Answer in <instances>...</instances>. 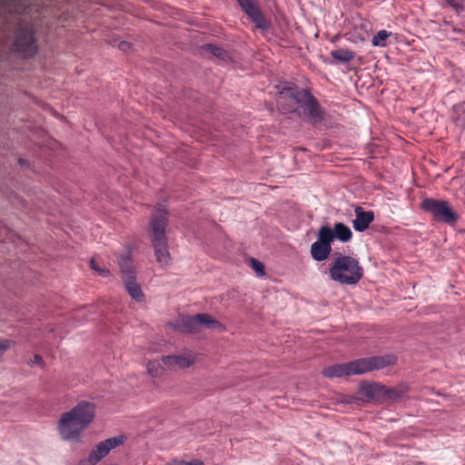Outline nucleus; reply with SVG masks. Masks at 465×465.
Segmentation results:
<instances>
[{
  "instance_id": "obj_23",
  "label": "nucleus",
  "mask_w": 465,
  "mask_h": 465,
  "mask_svg": "<svg viewBox=\"0 0 465 465\" xmlns=\"http://www.w3.org/2000/svg\"><path fill=\"white\" fill-rule=\"evenodd\" d=\"M453 118L457 124H465V110L461 107L455 108Z\"/></svg>"
},
{
  "instance_id": "obj_26",
  "label": "nucleus",
  "mask_w": 465,
  "mask_h": 465,
  "mask_svg": "<svg viewBox=\"0 0 465 465\" xmlns=\"http://www.w3.org/2000/svg\"><path fill=\"white\" fill-rule=\"evenodd\" d=\"M251 264H252V268L258 275H260V276L264 275V266L261 262H259L255 259H252Z\"/></svg>"
},
{
  "instance_id": "obj_16",
  "label": "nucleus",
  "mask_w": 465,
  "mask_h": 465,
  "mask_svg": "<svg viewBox=\"0 0 465 465\" xmlns=\"http://www.w3.org/2000/svg\"><path fill=\"white\" fill-rule=\"evenodd\" d=\"M118 263L122 272L123 280L133 279L136 277L133 261L129 252L126 255L122 256Z\"/></svg>"
},
{
  "instance_id": "obj_25",
  "label": "nucleus",
  "mask_w": 465,
  "mask_h": 465,
  "mask_svg": "<svg viewBox=\"0 0 465 465\" xmlns=\"http://www.w3.org/2000/svg\"><path fill=\"white\" fill-rule=\"evenodd\" d=\"M165 465H204V464L200 460H193L190 461L182 460H173Z\"/></svg>"
},
{
  "instance_id": "obj_18",
  "label": "nucleus",
  "mask_w": 465,
  "mask_h": 465,
  "mask_svg": "<svg viewBox=\"0 0 465 465\" xmlns=\"http://www.w3.org/2000/svg\"><path fill=\"white\" fill-rule=\"evenodd\" d=\"M203 49L206 52L213 54L214 57L220 59L221 61L228 62L231 60V55L228 53V51H226L225 49H223L222 47L208 44L203 46Z\"/></svg>"
},
{
  "instance_id": "obj_15",
  "label": "nucleus",
  "mask_w": 465,
  "mask_h": 465,
  "mask_svg": "<svg viewBox=\"0 0 465 465\" xmlns=\"http://www.w3.org/2000/svg\"><path fill=\"white\" fill-rule=\"evenodd\" d=\"M355 219L352 222L353 228L357 232H364L374 220V213L371 211H364L361 207L357 206L354 210Z\"/></svg>"
},
{
  "instance_id": "obj_14",
  "label": "nucleus",
  "mask_w": 465,
  "mask_h": 465,
  "mask_svg": "<svg viewBox=\"0 0 465 465\" xmlns=\"http://www.w3.org/2000/svg\"><path fill=\"white\" fill-rule=\"evenodd\" d=\"M322 231L331 236L330 241L332 242L334 239H338L342 242H348L352 238L351 230L342 223H336L333 229L329 226L323 225L321 227Z\"/></svg>"
},
{
  "instance_id": "obj_20",
  "label": "nucleus",
  "mask_w": 465,
  "mask_h": 465,
  "mask_svg": "<svg viewBox=\"0 0 465 465\" xmlns=\"http://www.w3.org/2000/svg\"><path fill=\"white\" fill-rule=\"evenodd\" d=\"M407 392L406 387L401 388H388L387 391L384 393V400H397L402 398Z\"/></svg>"
},
{
  "instance_id": "obj_13",
  "label": "nucleus",
  "mask_w": 465,
  "mask_h": 465,
  "mask_svg": "<svg viewBox=\"0 0 465 465\" xmlns=\"http://www.w3.org/2000/svg\"><path fill=\"white\" fill-rule=\"evenodd\" d=\"M387 387L379 383H361L359 389V394L365 400L381 401L384 400V393Z\"/></svg>"
},
{
  "instance_id": "obj_11",
  "label": "nucleus",
  "mask_w": 465,
  "mask_h": 465,
  "mask_svg": "<svg viewBox=\"0 0 465 465\" xmlns=\"http://www.w3.org/2000/svg\"><path fill=\"white\" fill-rule=\"evenodd\" d=\"M123 442V437H114L98 443L89 454L87 460L89 465L98 463L103 458L108 455L111 450L121 445Z\"/></svg>"
},
{
  "instance_id": "obj_12",
  "label": "nucleus",
  "mask_w": 465,
  "mask_h": 465,
  "mask_svg": "<svg viewBox=\"0 0 465 465\" xmlns=\"http://www.w3.org/2000/svg\"><path fill=\"white\" fill-rule=\"evenodd\" d=\"M197 355L193 351H187L178 355H168L161 359L163 364L169 369H186L196 362Z\"/></svg>"
},
{
  "instance_id": "obj_24",
  "label": "nucleus",
  "mask_w": 465,
  "mask_h": 465,
  "mask_svg": "<svg viewBox=\"0 0 465 465\" xmlns=\"http://www.w3.org/2000/svg\"><path fill=\"white\" fill-rule=\"evenodd\" d=\"M91 268L96 271L100 275L106 277L110 274V272L105 267H101L98 265L97 262L94 259H92L90 262Z\"/></svg>"
},
{
  "instance_id": "obj_9",
  "label": "nucleus",
  "mask_w": 465,
  "mask_h": 465,
  "mask_svg": "<svg viewBox=\"0 0 465 465\" xmlns=\"http://www.w3.org/2000/svg\"><path fill=\"white\" fill-rule=\"evenodd\" d=\"M244 14L259 29L266 30L269 24L264 17L258 0H236Z\"/></svg>"
},
{
  "instance_id": "obj_27",
  "label": "nucleus",
  "mask_w": 465,
  "mask_h": 465,
  "mask_svg": "<svg viewBox=\"0 0 465 465\" xmlns=\"http://www.w3.org/2000/svg\"><path fill=\"white\" fill-rule=\"evenodd\" d=\"M14 342L11 340H0V357L10 349Z\"/></svg>"
},
{
  "instance_id": "obj_3",
  "label": "nucleus",
  "mask_w": 465,
  "mask_h": 465,
  "mask_svg": "<svg viewBox=\"0 0 465 465\" xmlns=\"http://www.w3.org/2000/svg\"><path fill=\"white\" fill-rule=\"evenodd\" d=\"M167 223V210L163 205L157 206L151 217L149 234L156 261L162 267L168 266L171 262V255L165 234Z\"/></svg>"
},
{
  "instance_id": "obj_1",
  "label": "nucleus",
  "mask_w": 465,
  "mask_h": 465,
  "mask_svg": "<svg viewBox=\"0 0 465 465\" xmlns=\"http://www.w3.org/2000/svg\"><path fill=\"white\" fill-rule=\"evenodd\" d=\"M95 405L87 401H80L72 410L63 413L57 424L61 438L79 442L82 432L93 421Z\"/></svg>"
},
{
  "instance_id": "obj_29",
  "label": "nucleus",
  "mask_w": 465,
  "mask_h": 465,
  "mask_svg": "<svg viewBox=\"0 0 465 465\" xmlns=\"http://www.w3.org/2000/svg\"><path fill=\"white\" fill-rule=\"evenodd\" d=\"M127 47H129V44L127 42H122L120 44V48L123 50H125Z\"/></svg>"
},
{
  "instance_id": "obj_21",
  "label": "nucleus",
  "mask_w": 465,
  "mask_h": 465,
  "mask_svg": "<svg viewBox=\"0 0 465 465\" xmlns=\"http://www.w3.org/2000/svg\"><path fill=\"white\" fill-rule=\"evenodd\" d=\"M163 362L158 361H152L147 363V371L153 377H158L162 375L163 371Z\"/></svg>"
},
{
  "instance_id": "obj_4",
  "label": "nucleus",
  "mask_w": 465,
  "mask_h": 465,
  "mask_svg": "<svg viewBox=\"0 0 465 465\" xmlns=\"http://www.w3.org/2000/svg\"><path fill=\"white\" fill-rule=\"evenodd\" d=\"M329 276L340 284L354 285L362 278L363 269L356 258L336 253L329 267Z\"/></svg>"
},
{
  "instance_id": "obj_10",
  "label": "nucleus",
  "mask_w": 465,
  "mask_h": 465,
  "mask_svg": "<svg viewBox=\"0 0 465 465\" xmlns=\"http://www.w3.org/2000/svg\"><path fill=\"white\" fill-rule=\"evenodd\" d=\"M331 236L321 228L318 231V240L311 245V255L316 262L325 261L331 252Z\"/></svg>"
},
{
  "instance_id": "obj_28",
  "label": "nucleus",
  "mask_w": 465,
  "mask_h": 465,
  "mask_svg": "<svg viewBox=\"0 0 465 465\" xmlns=\"http://www.w3.org/2000/svg\"><path fill=\"white\" fill-rule=\"evenodd\" d=\"M43 361L42 357L39 355H35L34 360L32 361L33 364H41Z\"/></svg>"
},
{
  "instance_id": "obj_5",
  "label": "nucleus",
  "mask_w": 465,
  "mask_h": 465,
  "mask_svg": "<svg viewBox=\"0 0 465 465\" xmlns=\"http://www.w3.org/2000/svg\"><path fill=\"white\" fill-rule=\"evenodd\" d=\"M291 97L298 104L295 111L300 116L313 124L320 123L323 119L324 112L309 90L295 89L291 93Z\"/></svg>"
},
{
  "instance_id": "obj_6",
  "label": "nucleus",
  "mask_w": 465,
  "mask_h": 465,
  "mask_svg": "<svg viewBox=\"0 0 465 465\" xmlns=\"http://www.w3.org/2000/svg\"><path fill=\"white\" fill-rule=\"evenodd\" d=\"M170 325L182 332L196 333L200 331L202 326L209 329L223 331V325L206 313H198L194 316L181 317L175 323Z\"/></svg>"
},
{
  "instance_id": "obj_2",
  "label": "nucleus",
  "mask_w": 465,
  "mask_h": 465,
  "mask_svg": "<svg viewBox=\"0 0 465 465\" xmlns=\"http://www.w3.org/2000/svg\"><path fill=\"white\" fill-rule=\"evenodd\" d=\"M397 358L392 354L373 356L358 359L346 363H340L326 367L322 373L327 378H341L351 375H360L369 371L381 370L396 363Z\"/></svg>"
},
{
  "instance_id": "obj_8",
  "label": "nucleus",
  "mask_w": 465,
  "mask_h": 465,
  "mask_svg": "<svg viewBox=\"0 0 465 465\" xmlns=\"http://www.w3.org/2000/svg\"><path fill=\"white\" fill-rule=\"evenodd\" d=\"M33 26L20 24L14 43L15 50L25 56H33L37 51Z\"/></svg>"
},
{
  "instance_id": "obj_22",
  "label": "nucleus",
  "mask_w": 465,
  "mask_h": 465,
  "mask_svg": "<svg viewBox=\"0 0 465 465\" xmlns=\"http://www.w3.org/2000/svg\"><path fill=\"white\" fill-rule=\"evenodd\" d=\"M391 33L386 30H380L371 40V44L374 46H384L385 40L390 36Z\"/></svg>"
},
{
  "instance_id": "obj_7",
  "label": "nucleus",
  "mask_w": 465,
  "mask_h": 465,
  "mask_svg": "<svg viewBox=\"0 0 465 465\" xmlns=\"http://www.w3.org/2000/svg\"><path fill=\"white\" fill-rule=\"evenodd\" d=\"M421 209L430 213L436 222L452 225L459 220L458 213L447 201L426 198L421 203Z\"/></svg>"
},
{
  "instance_id": "obj_19",
  "label": "nucleus",
  "mask_w": 465,
  "mask_h": 465,
  "mask_svg": "<svg viewBox=\"0 0 465 465\" xmlns=\"http://www.w3.org/2000/svg\"><path fill=\"white\" fill-rule=\"evenodd\" d=\"M331 55L336 61H339L341 63H348V62H351L354 58L355 53L349 49L340 48V49L331 51Z\"/></svg>"
},
{
  "instance_id": "obj_17",
  "label": "nucleus",
  "mask_w": 465,
  "mask_h": 465,
  "mask_svg": "<svg viewBox=\"0 0 465 465\" xmlns=\"http://www.w3.org/2000/svg\"><path fill=\"white\" fill-rule=\"evenodd\" d=\"M126 292L136 302H142L144 295L141 290L140 285L136 282V277L133 279L124 280Z\"/></svg>"
}]
</instances>
